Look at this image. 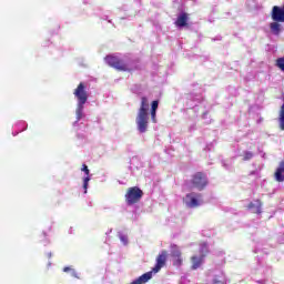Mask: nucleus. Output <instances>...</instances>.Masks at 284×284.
<instances>
[{
	"instance_id": "obj_15",
	"label": "nucleus",
	"mask_w": 284,
	"mask_h": 284,
	"mask_svg": "<svg viewBox=\"0 0 284 284\" xmlns=\"http://www.w3.org/2000/svg\"><path fill=\"white\" fill-rule=\"evenodd\" d=\"M85 104H78V108H77V111H75L78 121H81V119H83V106Z\"/></svg>"
},
{
	"instance_id": "obj_12",
	"label": "nucleus",
	"mask_w": 284,
	"mask_h": 284,
	"mask_svg": "<svg viewBox=\"0 0 284 284\" xmlns=\"http://www.w3.org/2000/svg\"><path fill=\"white\" fill-rule=\"evenodd\" d=\"M156 110H159V100H154L151 103V120L156 123Z\"/></svg>"
},
{
	"instance_id": "obj_19",
	"label": "nucleus",
	"mask_w": 284,
	"mask_h": 284,
	"mask_svg": "<svg viewBox=\"0 0 284 284\" xmlns=\"http://www.w3.org/2000/svg\"><path fill=\"white\" fill-rule=\"evenodd\" d=\"M213 284H227V283H225V281H223V280H221V278L215 277V278L213 280Z\"/></svg>"
},
{
	"instance_id": "obj_13",
	"label": "nucleus",
	"mask_w": 284,
	"mask_h": 284,
	"mask_svg": "<svg viewBox=\"0 0 284 284\" xmlns=\"http://www.w3.org/2000/svg\"><path fill=\"white\" fill-rule=\"evenodd\" d=\"M200 256L204 257L207 256V254H210V247L207 246L206 242H202L200 244Z\"/></svg>"
},
{
	"instance_id": "obj_2",
	"label": "nucleus",
	"mask_w": 284,
	"mask_h": 284,
	"mask_svg": "<svg viewBox=\"0 0 284 284\" xmlns=\"http://www.w3.org/2000/svg\"><path fill=\"white\" fill-rule=\"evenodd\" d=\"M166 261H168V251H162L161 254L158 255L156 264L152 268V271L142 274L140 277H138L136 280H134L130 284H145V283H148V281H151V278H152V272H154V274L161 272V268L165 267Z\"/></svg>"
},
{
	"instance_id": "obj_18",
	"label": "nucleus",
	"mask_w": 284,
	"mask_h": 284,
	"mask_svg": "<svg viewBox=\"0 0 284 284\" xmlns=\"http://www.w3.org/2000/svg\"><path fill=\"white\" fill-rule=\"evenodd\" d=\"M81 171H82L83 173H85L87 176H90V169H88V166H87L85 164L82 165Z\"/></svg>"
},
{
	"instance_id": "obj_9",
	"label": "nucleus",
	"mask_w": 284,
	"mask_h": 284,
	"mask_svg": "<svg viewBox=\"0 0 284 284\" xmlns=\"http://www.w3.org/2000/svg\"><path fill=\"white\" fill-rule=\"evenodd\" d=\"M187 21H190V13L182 12L178 16V19L175 20L176 28H185L187 27Z\"/></svg>"
},
{
	"instance_id": "obj_1",
	"label": "nucleus",
	"mask_w": 284,
	"mask_h": 284,
	"mask_svg": "<svg viewBox=\"0 0 284 284\" xmlns=\"http://www.w3.org/2000/svg\"><path fill=\"white\" fill-rule=\"evenodd\" d=\"M149 110H150V102L146 97L141 98V103H140V109L138 111V116H136V125L139 132L141 134L148 132V121H149Z\"/></svg>"
},
{
	"instance_id": "obj_17",
	"label": "nucleus",
	"mask_w": 284,
	"mask_h": 284,
	"mask_svg": "<svg viewBox=\"0 0 284 284\" xmlns=\"http://www.w3.org/2000/svg\"><path fill=\"white\" fill-rule=\"evenodd\" d=\"M88 183H90V176H87L83 180L84 194H88Z\"/></svg>"
},
{
	"instance_id": "obj_22",
	"label": "nucleus",
	"mask_w": 284,
	"mask_h": 284,
	"mask_svg": "<svg viewBox=\"0 0 284 284\" xmlns=\"http://www.w3.org/2000/svg\"><path fill=\"white\" fill-rule=\"evenodd\" d=\"M72 276H74L75 278H79V275L77 274V271L72 270Z\"/></svg>"
},
{
	"instance_id": "obj_14",
	"label": "nucleus",
	"mask_w": 284,
	"mask_h": 284,
	"mask_svg": "<svg viewBox=\"0 0 284 284\" xmlns=\"http://www.w3.org/2000/svg\"><path fill=\"white\" fill-rule=\"evenodd\" d=\"M270 28L272 30V32H274V34H280L281 33V24L278 22H272L270 24Z\"/></svg>"
},
{
	"instance_id": "obj_10",
	"label": "nucleus",
	"mask_w": 284,
	"mask_h": 284,
	"mask_svg": "<svg viewBox=\"0 0 284 284\" xmlns=\"http://www.w3.org/2000/svg\"><path fill=\"white\" fill-rule=\"evenodd\" d=\"M203 257L202 255H193L191 256V270H199V267H201V265H203Z\"/></svg>"
},
{
	"instance_id": "obj_3",
	"label": "nucleus",
	"mask_w": 284,
	"mask_h": 284,
	"mask_svg": "<svg viewBox=\"0 0 284 284\" xmlns=\"http://www.w3.org/2000/svg\"><path fill=\"white\" fill-rule=\"evenodd\" d=\"M126 205H136L143 199V190L139 186H131L126 190L124 195Z\"/></svg>"
},
{
	"instance_id": "obj_8",
	"label": "nucleus",
	"mask_w": 284,
	"mask_h": 284,
	"mask_svg": "<svg viewBox=\"0 0 284 284\" xmlns=\"http://www.w3.org/2000/svg\"><path fill=\"white\" fill-rule=\"evenodd\" d=\"M171 256L172 258H174L173 265L175 267H181V265H183V257H182L181 250H179V246L176 245L172 246Z\"/></svg>"
},
{
	"instance_id": "obj_11",
	"label": "nucleus",
	"mask_w": 284,
	"mask_h": 284,
	"mask_svg": "<svg viewBox=\"0 0 284 284\" xmlns=\"http://www.w3.org/2000/svg\"><path fill=\"white\" fill-rule=\"evenodd\" d=\"M261 207H263L261 200H256L255 203L251 202L247 205V210H253V214H261Z\"/></svg>"
},
{
	"instance_id": "obj_16",
	"label": "nucleus",
	"mask_w": 284,
	"mask_h": 284,
	"mask_svg": "<svg viewBox=\"0 0 284 284\" xmlns=\"http://www.w3.org/2000/svg\"><path fill=\"white\" fill-rule=\"evenodd\" d=\"M254 159V153L252 151H245L243 154V161H252Z\"/></svg>"
},
{
	"instance_id": "obj_7",
	"label": "nucleus",
	"mask_w": 284,
	"mask_h": 284,
	"mask_svg": "<svg viewBox=\"0 0 284 284\" xmlns=\"http://www.w3.org/2000/svg\"><path fill=\"white\" fill-rule=\"evenodd\" d=\"M201 199H203L201 193L191 192L185 195V205L191 209L199 207L201 205Z\"/></svg>"
},
{
	"instance_id": "obj_5",
	"label": "nucleus",
	"mask_w": 284,
	"mask_h": 284,
	"mask_svg": "<svg viewBox=\"0 0 284 284\" xmlns=\"http://www.w3.org/2000/svg\"><path fill=\"white\" fill-rule=\"evenodd\" d=\"M105 61L110 68H114L119 72H128V64L125 61L121 60V58L116 55H106Z\"/></svg>"
},
{
	"instance_id": "obj_6",
	"label": "nucleus",
	"mask_w": 284,
	"mask_h": 284,
	"mask_svg": "<svg viewBox=\"0 0 284 284\" xmlns=\"http://www.w3.org/2000/svg\"><path fill=\"white\" fill-rule=\"evenodd\" d=\"M87 85L83 82H80L78 87L74 89L73 94L78 101V104L85 105L88 103V90Z\"/></svg>"
},
{
	"instance_id": "obj_4",
	"label": "nucleus",
	"mask_w": 284,
	"mask_h": 284,
	"mask_svg": "<svg viewBox=\"0 0 284 284\" xmlns=\"http://www.w3.org/2000/svg\"><path fill=\"white\" fill-rule=\"evenodd\" d=\"M190 183L192 187L201 192L207 186V175L203 172H196L191 176Z\"/></svg>"
},
{
	"instance_id": "obj_21",
	"label": "nucleus",
	"mask_w": 284,
	"mask_h": 284,
	"mask_svg": "<svg viewBox=\"0 0 284 284\" xmlns=\"http://www.w3.org/2000/svg\"><path fill=\"white\" fill-rule=\"evenodd\" d=\"M63 272H72V267L65 266V267L63 268Z\"/></svg>"
},
{
	"instance_id": "obj_20",
	"label": "nucleus",
	"mask_w": 284,
	"mask_h": 284,
	"mask_svg": "<svg viewBox=\"0 0 284 284\" xmlns=\"http://www.w3.org/2000/svg\"><path fill=\"white\" fill-rule=\"evenodd\" d=\"M120 239L124 245H128V237L121 236Z\"/></svg>"
}]
</instances>
